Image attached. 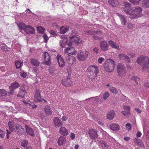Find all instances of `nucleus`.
Wrapping results in <instances>:
<instances>
[{"mask_svg": "<svg viewBox=\"0 0 149 149\" xmlns=\"http://www.w3.org/2000/svg\"><path fill=\"white\" fill-rule=\"evenodd\" d=\"M45 114L47 116L51 115L52 113L51 108L48 105H46L44 108Z\"/></svg>", "mask_w": 149, "mask_h": 149, "instance_id": "nucleus-20", "label": "nucleus"}, {"mask_svg": "<svg viewBox=\"0 0 149 149\" xmlns=\"http://www.w3.org/2000/svg\"><path fill=\"white\" fill-rule=\"evenodd\" d=\"M10 130L11 132L15 131L17 133L21 134L23 133V129L22 126L18 124H15L13 126L9 125V122L8 123Z\"/></svg>", "mask_w": 149, "mask_h": 149, "instance_id": "nucleus-5", "label": "nucleus"}, {"mask_svg": "<svg viewBox=\"0 0 149 149\" xmlns=\"http://www.w3.org/2000/svg\"><path fill=\"white\" fill-rule=\"evenodd\" d=\"M141 133L139 131L138 132L136 133V136L138 138V137H141Z\"/></svg>", "mask_w": 149, "mask_h": 149, "instance_id": "nucleus-62", "label": "nucleus"}, {"mask_svg": "<svg viewBox=\"0 0 149 149\" xmlns=\"http://www.w3.org/2000/svg\"><path fill=\"white\" fill-rule=\"evenodd\" d=\"M7 131V138L8 139L10 138V136L9 135L11 133V132L8 130H6Z\"/></svg>", "mask_w": 149, "mask_h": 149, "instance_id": "nucleus-59", "label": "nucleus"}, {"mask_svg": "<svg viewBox=\"0 0 149 149\" xmlns=\"http://www.w3.org/2000/svg\"><path fill=\"white\" fill-rule=\"evenodd\" d=\"M128 54H129V55L132 58H134L136 57L135 55L133 53H128Z\"/></svg>", "mask_w": 149, "mask_h": 149, "instance_id": "nucleus-60", "label": "nucleus"}, {"mask_svg": "<svg viewBox=\"0 0 149 149\" xmlns=\"http://www.w3.org/2000/svg\"><path fill=\"white\" fill-rule=\"evenodd\" d=\"M43 38L44 39V41L46 43L49 39V38L47 37V35L46 34L44 35L43 36Z\"/></svg>", "mask_w": 149, "mask_h": 149, "instance_id": "nucleus-54", "label": "nucleus"}, {"mask_svg": "<svg viewBox=\"0 0 149 149\" xmlns=\"http://www.w3.org/2000/svg\"><path fill=\"white\" fill-rule=\"evenodd\" d=\"M23 62H21L20 61H16L15 63V64L17 69L20 68L21 66L23 65Z\"/></svg>", "mask_w": 149, "mask_h": 149, "instance_id": "nucleus-37", "label": "nucleus"}, {"mask_svg": "<svg viewBox=\"0 0 149 149\" xmlns=\"http://www.w3.org/2000/svg\"><path fill=\"white\" fill-rule=\"evenodd\" d=\"M100 47L102 50L104 51H106L108 49L109 46L106 41L104 40L100 42Z\"/></svg>", "mask_w": 149, "mask_h": 149, "instance_id": "nucleus-18", "label": "nucleus"}, {"mask_svg": "<svg viewBox=\"0 0 149 149\" xmlns=\"http://www.w3.org/2000/svg\"><path fill=\"white\" fill-rule=\"evenodd\" d=\"M62 83L64 86L66 87H70L72 86L73 83L70 78L63 79L62 81Z\"/></svg>", "mask_w": 149, "mask_h": 149, "instance_id": "nucleus-16", "label": "nucleus"}, {"mask_svg": "<svg viewBox=\"0 0 149 149\" xmlns=\"http://www.w3.org/2000/svg\"><path fill=\"white\" fill-rule=\"evenodd\" d=\"M70 38L72 41H74V42L77 45H79L82 42V40L80 38L76 37H71Z\"/></svg>", "mask_w": 149, "mask_h": 149, "instance_id": "nucleus-30", "label": "nucleus"}, {"mask_svg": "<svg viewBox=\"0 0 149 149\" xmlns=\"http://www.w3.org/2000/svg\"><path fill=\"white\" fill-rule=\"evenodd\" d=\"M66 142V139L63 136H60L58 138V145L61 146L65 143Z\"/></svg>", "mask_w": 149, "mask_h": 149, "instance_id": "nucleus-28", "label": "nucleus"}, {"mask_svg": "<svg viewBox=\"0 0 149 149\" xmlns=\"http://www.w3.org/2000/svg\"><path fill=\"white\" fill-rule=\"evenodd\" d=\"M134 142L141 147H142L143 145V142L141 139H138L136 138L134 140Z\"/></svg>", "mask_w": 149, "mask_h": 149, "instance_id": "nucleus-40", "label": "nucleus"}, {"mask_svg": "<svg viewBox=\"0 0 149 149\" xmlns=\"http://www.w3.org/2000/svg\"><path fill=\"white\" fill-rule=\"evenodd\" d=\"M115 62L112 59H108L104 64V68L107 72H111L114 69L115 67Z\"/></svg>", "mask_w": 149, "mask_h": 149, "instance_id": "nucleus-2", "label": "nucleus"}, {"mask_svg": "<svg viewBox=\"0 0 149 149\" xmlns=\"http://www.w3.org/2000/svg\"><path fill=\"white\" fill-rule=\"evenodd\" d=\"M75 135L73 133H71L70 134V137L72 140L74 139L75 138Z\"/></svg>", "mask_w": 149, "mask_h": 149, "instance_id": "nucleus-58", "label": "nucleus"}, {"mask_svg": "<svg viewBox=\"0 0 149 149\" xmlns=\"http://www.w3.org/2000/svg\"><path fill=\"white\" fill-rule=\"evenodd\" d=\"M43 58H44V63L47 65H49L51 64V58L49 53L47 52H44L43 55Z\"/></svg>", "mask_w": 149, "mask_h": 149, "instance_id": "nucleus-11", "label": "nucleus"}, {"mask_svg": "<svg viewBox=\"0 0 149 149\" xmlns=\"http://www.w3.org/2000/svg\"><path fill=\"white\" fill-rule=\"evenodd\" d=\"M53 122L55 126L56 127H59L63 125L62 121L57 117H55L54 119Z\"/></svg>", "mask_w": 149, "mask_h": 149, "instance_id": "nucleus-21", "label": "nucleus"}, {"mask_svg": "<svg viewBox=\"0 0 149 149\" xmlns=\"http://www.w3.org/2000/svg\"><path fill=\"white\" fill-rule=\"evenodd\" d=\"M28 141L27 140H23L21 142V145L24 148H26L27 146Z\"/></svg>", "mask_w": 149, "mask_h": 149, "instance_id": "nucleus-43", "label": "nucleus"}, {"mask_svg": "<svg viewBox=\"0 0 149 149\" xmlns=\"http://www.w3.org/2000/svg\"><path fill=\"white\" fill-rule=\"evenodd\" d=\"M101 146L104 149L108 147V146L105 142H103Z\"/></svg>", "mask_w": 149, "mask_h": 149, "instance_id": "nucleus-53", "label": "nucleus"}, {"mask_svg": "<svg viewBox=\"0 0 149 149\" xmlns=\"http://www.w3.org/2000/svg\"><path fill=\"white\" fill-rule=\"evenodd\" d=\"M86 33L88 35H93L94 34V31H93L87 30L86 31Z\"/></svg>", "mask_w": 149, "mask_h": 149, "instance_id": "nucleus-52", "label": "nucleus"}, {"mask_svg": "<svg viewBox=\"0 0 149 149\" xmlns=\"http://www.w3.org/2000/svg\"><path fill=\"white\" fill-rule=\"evenodd\" d=\"M108 2L112 6L116 7L118 4V0H108Z\"/></svg>", "mask_w": 149, "mask_h": 149, "instance_id": "nucleus-35", "label": "nucleus"}, {"mask_svg": "<svg viewBox=\"0 0 149 149\" xmlns=\"http://www.w3.org/2000/svg\"><path fill=\"white\" fill-rule=\"evenodd\" d=\"M5 136V133L3 131L0 129V137L3 138Z\"/></svg>", "mask_w": 149, "mask_h": 149, "instance_id": "nucleus-55", "label": "nucleus"}, {"mask_svg": "<svg viewBox=\"0 0 149 149\" xmlns=\"http://www.w3.org/2000/svg\"><path fill=\"white\" fill-rule=\"evenodd\" d=\"M67 118L65 116H63L61 118V120L63 121H65L66 120Z\"/></svg>", "mask_w": 149, "mask_h": 149, "instance_id": "nucleus-61", "label": "nucleus"}, {"mask_svg": "<svg viewBox=\"0 0 149 149\" xmlns=\"http://www.w3.org/2000/svg\"><path fill=\"white\" fill-rule=\"evenodd\" d=\"M118 56L119 58L121 60H125V61H127L128 63H129L130 61L129 58L126 54H120Z\"/></svg>", "mask_w": 149, "mask_h": 149, "instance_id": "nucleus-24", "label": "nucleus"}, {"mask_svg": "<svg viewBox=\"0 0 149 149\" xmlns=\"http://www.w3.org/2000/svg\"><path fill=\"white\" fill-rule=\"evenodd\" d=\"M131 79L132 80L134 81L137 84H139L140 78L139 77L135 76H133L132 77Z\"/></svg>", "mask_w": 149, "mask_h": 149, "instance_id": "nucleus-36", "label": "nucleus"}, {"mask_svg": "<svg viewBox=\"0 0 149 149\" xmlns=\"http://www.w3.org/2000/svg\"><path fill=\"white\" fill-rule=\"evenodd\" d=\"M124 111H122V113L125 116H127L130 114V108L129 106H125L123 107Z\"/></svg>", "mask_w": 149, "mask_h": 149, "instance_id": "nucleus-19", "label": "nucleus"}, {"mask_svg": "<svg viewBox=\"0 0 149 149\" xmlns=\"http://www.w3.org/2000/svg\"><path fill=\"white\" fill-rule=\"evenodd\" d=\"M88 54V52L86 51H80L77 54V58L80 61H85L87 58Z\"/></svg>", "mask_w": 149, "mask_h": 149, "instance_id": "nucleus-6", "label": "nucleus"}, {"mask_svg": "<svg viewBox=\"0 0 149 149\" xmlns=\"http://www.w3.org/2000/svg\"><path fill=\"white\" fill-rule=\"evenodd\" d=\"M37 29L39 33H44L45 29L42 26H38Z\"/></svg>", "mask_w": 149, "mask_h": 149, "instance_id": "nucleus-42", "label": "nucleus"}, {"mask_svg": "<svg viewBox=\"0 0 149 149\" xmlns=\"http://www.w3.org/2000/svg\"><path fill=\"white\" fill-rule=\"evenodd\" d=\"M19 86V84L16 81L13 83L9 86V89L10 90L9 93L11 95H13L14 93V91L18 88Z\"/></svg>", "mask_w": 149, "mask_h": 149, "instance_id": "nucleus-12", "label": "nucleus"}, {"mask_svg": "<svg viewBox=\"0 0 149 149\" xmlns=\"http://www.w3.org/2000/svg\"><path fill=\"white\" fill-rule=\"evenodd\" d=\"M137 63L143 66L142 70L146 72L149 65V58L147 56H141L138 57L136 60Z\"/></svg>", "mask_w": 149, "mask_h": 149, "instance_id": "nucleus-1", "label": "nucleus"}, {"mask_svg": "<svg viewBox=\"0 0 149 149\" xmlns=\"http://www.w3.org/2000/svg\"><path fill=\"white\" fill-rule=\"evenodd\" d=\"M98 50L99 49L96 47H95L93 49V51H94V52L96 54H97L98 53Z\"/></svg>", "mask_w": 149, "mask_h": 149, "instance_id": "nucleus-63", "label": "nucleus"}, {"mask_svg": "<svg viewBox=\"0 0 149 149\" xmlns=\"http://www.w3.org/2000/svg\"><path fill=\"white\" fill-rule=\"evenodd\" d=\"M25 93L22 92L21 91H20L17 95V97H20L22 98H24Z\"/></svg>", "mask_w": 149, "mask_h": 149, "instance_id": "nucleus-45", "label": "nucleus"}, {"mask_svg": "<svg viewBox=\"0 0 149 149\" xmlns=\"http://www.w3.org/2000/svg\"><path fill=\"white\" fill-rule=\"evenodd\" d=\"M108 43L112 48L117 49H120L118 45L115 42L112 40H110L108 42Z\"/></svg>", "mask_w": 149, "mask_h": 149, "instance_id": "nucleus-29", "label": "nucleus"}, {"mask_svg": "<svg viewBox=\"0 0 149 149\" xmlns=\"http://www.w3.org/2000/svg\"><path fill=\"white\" fill-rule=\"evenodd\" d=\"M67 62L71 65L75 64L76 63V58L73 56H68L67 58Z\"/></svg>", "mask_w": 149, "mask_h": 149, "instance_id": "nucleus-23", "label": "nucleus"}, {"mask_svg": "<svg viewBox=\"0 0 149 149\" xmlns=\"http://www.w3.org/2000/svg\"><path fill=\"white\" fill-rule=\"evenodd\" d=\"M72 42L69 40H67L65 41L64 40H61L60 41L59 45L62 48L67 47L68 45H72Z\"/></svg>", "mask_w": 149, "mask_h": 149, "instance_id": "nucleus-13", "label": "nucleus"}, {"mask_svg": "<svg viewBox=\"0 0 149 149\" xmlns=\"http://www.w3.org/2000/svg\"><path fill=\"white\" fill-rule=\"evenodd\" d=\"M24 31L27 34H32L34 33V29L30 25L26 26Z\"/></svg>", "mask_w": 149, "mask_h": 149, "instance_id": "nucleus-17", "label": "nucleus"}, {"mask_svg": "<svg viewBox=\"0 0 149 149\" xmlns=\"http://www.w3.org/2000/svg\"><path fill=\"white\" fill-rule=\"evenodd\" d=\"M129 1L134 5H137L140 3L141 0H129Z\"/></svg>", "mask_w": 149, "mask_h": 149, "instance_id": "nucleus-46", "label": "nucleus"}, {"mask_svg": "<svg viewBox=\"0 0 149 149\" xmlns=\"http://www.w3.org/2000/svg\"><path fill=\"white\" fill-rule=\"evenodd\" d=\"M30 62L33 66H38L40 64L39 61L38 60L34 58L31 59Z\"/></svg>", "mask_w": 149, "mask_h": 149, "instance_id": "nucleus-31", "label": "nucleus"}, {"mask_svg": "<svg viewBox=\"0 0 149 149\" xmlns=\"http://www.w3.org/2000/svg\"><path fill=\"white\" fill-rule=\"evenodd\" d=\"M125 126L126 129L128 130H130L131 128V124L130 123H127L126 124Z\"/></svg>", "mask_w": 149, "mask_h": 149, "instance_id": "nucleus-50", "label": "nucleus"}, {"mask_svg": "<svg viewBox=\"0 0 149 149\" xmlns=\"http://www.w3.org/2000/svg\"><path fill=\"white\" fill-rule=\"evenodd\" d=\"M59 132L63 136H66L68 133V131L66 128L64 127H61L60 128Z\"/></svg>", "mask_w": 149, "mask_h": 149, "instance_id": "nucleus-26", "label": "nucleus"}, {"mask_svg": "<svg viewBox=\"0 0 149 149\" xmlns=\"http://www.w3.org/2000/svg\"><path fill=\"white\" fill-rule=\"evenodd\" d=\"M34 101L35 102H40L42 101V99L41 97L40 91L39 90H36L35 93Z\"/></svg>", "mask_w": 149, "mask_h": 149, "instance_id": "nucleus-14", "label": "nucleus"}, {"mask_svg": "<svg viewBox=\"0 0 149 149\" xmlns=\"http://www.w3.org/2000/svg\"><path fill=\"white\" fill-rule=\"evenodd\" d=\"M134 26V24L130 22L128 23L127 24V28L129 29H132L133 28Z\"/></svg>", "mask_w": 149, "mask_h": 149, "instance_id": "nucleus-47", "label": "nucleus"}, {"mask_svg": "<svg viewBox=\"0 0 149 149\" xmlns=\"http://www.w3.org/2000/svg\"><path fill=\"white\" fill-rule=\"evenodd\" d=\"M88 133L91 139L95 140L96 138L98 137V134L97 131L94 129H90L88 132Z\"/></svg>", "mask_w": 149, "mask_h": 149, "instance_id": "nucleus-10", "label": "nucleus"}, {"mask_svg": "<svg viewBox=\"0 0 149 149\" xmlns=\"http://www.w3.org/2000/svg\"><path fill=\"white\" fill-rule=\"evenodd\" d=\"M50 33L51 35H53L54 36H57V33H56V32L55 31H54L53 30H51L50 31Z\"/></svg>", "mask_w": 149, "mask_h": 149, "instance_id": "nucleus-56", "label": "nucleus"}, {"mask_svg": "<svg viewBox=\"0 0 149 149\" xmlns=\"http://www.w3.org/2000/svg\"><path fill=\"white\" fill-rule=\"evenodd\" d=\"M69 27L68 26H62L60 28L59 33L64 34L68 31Z\"/></svg>", "mask_w": 149, "mask_h": 149, "instance_id": "nucleus-27", "label": "nucleus"}, {"mask_svg": "<svg viewBox=\"0 0 149 149\" xmlns=\"http://www.w3.org/2000/svg\"><path fill=\"white\" fill-rule=\"evenodd\" d=\"M142 8L138 6H136L134 10V14L132 15L130 17L132 19L137 18L141 16V13L142 11Z\"/></svg>", "mask_w": 149, "mask_h": 149, "instance_id": "nucleus-8", "label": "nucleus"}, {"mask_svg": "<svg viewBox=\"0 0 149 149\" xmlns=\"http://www.w3.org/2000/svg\"><path fill=\"white\" fill-rule=\"evenodd\" d=\"M56 58L59 67L61 68L64 67L65 65V62L61 56L58 54L57 55Z\"/></svg>", "mask_w": 149, "mask_h": 149, "instance_id": "nucleus-15", "label": "nucleus"}, {"mask_svg": "<svg viewBox=\"0 0 149 149\" xmlns=\"http://www.w3.org/2000/svg\"><path fill=\"white\" fill-rule=\"evenodd\" d=\"M18 26L20 30H23L24 31L26 26L24 23L20 22Z\"/></svg>", "mask_w": 149, "mask_h": 149, "instance_id": "nucleus-41", "label": "nucleus"}, {"mask_svg": "<svg viewBox=\"0 0 149 149\" xmlns=\"http://www.w3.org/2000/svg\"><path fill=\"white\" fill-rule=\"evenodd\" d=\"M6 91L3 89H0V98L3 100L4 101L7 96Z\"/></svg>", "mask_w": 149, "mask_h": 149, "instance_id": "nucleus-22", "label": "nucleus"}, {"mask_svg": "<svg viewBox=\"0 0 149 149\" xmlns=\"http://www.w3.org/2000/svg\"><path fill=\"white\" fill-rule=\"evenodd\" d=\"M109 90L111 92L114 94H116L118 93L117 90L115 87H110L109 88Z\"/></svg>", "mask_w": 149, "mask_h": 149, "instance_id": "nucleus-44", "label": "nucleus"}, {"mask_svg": "<svg viewBox=\"0 0 149 149\" xmlns=\"http://www.w3.org/2000/svg\"><path fill=\"white\" fill-rule=\"evenodd\" d=\"M142 6L145 8H149V0H144L142 2Z\"/></svg>", "mask_w": 149, "mask_h": 149, "instance_id": "nucleus-38", "label": "nucleus"}, {"mask_svg": "<svg viewBox=\"0 0 149 149\" xmlns=\"http://www.w3.org/2000/svg\"><path fill=\"white\" fill-rule=\"evenodd\" d=\"M117 72L118 75L120 77L125 76L126 75V70L124 65L121 63L118 64Z\"/></svg>", "mask_w": 149, "mask_h": 149, "instance_id": "nucleus-4", "label": "nucleus"}, {"mask_svg": "<svg viewBox=\"0 0 149 149\" xmlns=\"http://www.w3.org/2000/svg\"><path fill=\"white\" fill-rule=\"evenodd\" d=\"M110 127L111 130L115 131L118 130L120 129L119 125L115 123L111 124L110 125Z\"/></svg>", "mask_w": 149, "mask_h": 149, "instance_id": "nucleus-33", "label": "nucleus"}, {"mask_svg": "<svg viewBox=\"0 0 149 149\" xmlns=\"http://www.w3.org/2000/svg\"><path fill=\"white\" fill-rule=\"evenodd\" d=\"M52 26L53 27H58V24L56 23H53L52 24Z\"/></svg>", "mask_w": 149, "mask_h": 149, "instance_id": "nucleus-64", "label": "nucleus"}, {"mask_svg": "<svg viewBox=\"0 0 149 149\" xmlns=\"http://www.w3.org/2000/svg\"><path fill=\"white\" fill-rule=\"evenodd\" d=\"M109 96V94L108 92L105 93L103 95V98L104 100H106Z\"/></svg>", "mask_w": 149, "mask_h": 149, "instance_id": "nucleus-49", "label": "nucleus"}, {"mask_svg": "<svg viewBox=\"0 0 149 149\" xmlns=\"http://www.w3.org/2000/svg\"><path fill=\"white\" fill-rule=\"evenodd\" d=\"M123 9L125 13L131 16L134 14V10L131 6L130 4L129 3H125Z\"/></svg>", "mask_w": 149, "mask_h": 149, "instance_id": "nucleus-9", "label": "nucleus"}, {"mask_svg": "<svg viewBox=\"0 0 149 149\" xmlns=\"http://www.w3.org/2000/svg\"><path fill=\"white\" fill-rule=\"evenodd\" d=\"M72 45H68L64 50L65 54L69 56L75 55L76 54L77 52L75 48L72 47Z\"/></svg>", "mask_w": 149, "mask_h": 149, "instance_id": "nucleus-7", "label": "nucleus"}, {"mask_svg": "<svg viewBox=\"0 0 149 149\" xmlns=\"http://www.w3.org/2000/svg\"><path fill=\"white\" fill-rule=\"evenodd\" d=\"M118 16L120 19L121 24L123 25H125L127 23V21L125 16L123 15L118 14Z\"/></svg>", "mask_w": 149, "mask_h": 149, "instance_id": "nucleus-25", "label": "nucleus"}, {"mask_svg": "<svg viewBox=\"0 0 149 149\" xmlns=\"http://www.w3.org/2000/svg\"><path fill=\"white\" fill-rule=\"evenodd\" d=\"M114 116V112L113 111H110L108 112L107 115V118L109 120L112 119Z\"/></svg>", "mask_w": 149, "mask_h": 149, "instance_id": "nucleus-34", "label": "nucleus"}, {"mask_svg": "<svg viewBox=\"0 0 149 149\" xmlns=\"http://www.w3.org/2000/svg\"><path fill=\"white\" fill-rule=\"evenodd\" d=\"M104 60V59L102 57H100L98 59V63L99 64H101Z\"/></svg>", "mask_w": 149, "mask_h": 149, "instance_id": "nucleus-51", "label": "nucleus"}, {"mask_svg": "<svg viewBox=\"0 0 149 149\" xmlns=\"http://www.w3.org/2000/svg\"><path fill=\"white\" fill-rule=\"evenodd\" d=\"M19 73L21 76L23 78H25L26 76V73L24 71L21 70Z\"/></svg>", "mask_w": 149, "mask_h": 149, "instance_id": "nucleus-48", "label": "nucleus"}, {"mask_svg": "<svg viewBox=\"0 0 149 149\" xmlns=\"http://www.w3.org/2000/svg\"><path fill=\"white\" fill-rule=\"evenodd\" d=\"M92 37L94 39L97 40H100L101 39V38L99 36H93Z\"/></svg>", "mask_w": 149, "mask_h": 149, "instance_id": "nucleus-57", "label": "nucleus"}, {"mask_svg": "<svg viewBox=\"0 0 149 149\" xmlns=\"http://www.w3.org/2000/svg\"><path fill=\"white\" fill-rule=\"evenodd\" d=\"M88 75L90 78H94L96 77L99 72L98 67L96 65L89 66L87 69Z\"/></svg>", "mask_w": 149, "mask_h": 149, "instance_id": "nucleus-3", "label": "nucleus"}, {"mask_svg": "<svg viewBox=\"0 0 149 149\" xmlns=\"http://www.w3.org/2000/svg\"><path fill=\"white\" fill-rule=\"evenodd\" d=\"M26 131L27 133L31 136H33L34 135V131L32 128H30L28 126L26 125Z\"/></svg>", "mask_w": 149, "mask_h": 149, "instance_id": "nucleus-32", "label": "nucleus"}, {"mask_svg": "<svg viewBox=\"0 0 149 149\" xmlns=\"http://www.w3.org/2000/svg\"><path fill=\"white\" fill-rule=\"evenodd\" d=\"M21 90L20 91H21L22 92L26 93L28 91V88L26 86L23 85L21 86Z\"/></svg>", "mask_w": 149, "mask_h": 149, "instance_id": "nucleus-39", "label": "nucleus"}]
</instances>
